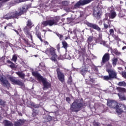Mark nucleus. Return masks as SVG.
Wrapping results in <instances>:
<instances>
[{
    "label": "nucleus",
    "mask_w": 126,
    "mask_h": 126,
    "mask_svg": "<svg viewBox=\"0 0 126 126\" xmlns=\"http://www.w3.org/2000/svg\"><path fill=\"white\" fill-rule=\"evenodd\" d=\"M85 107H86V103L83 101V98L76 99L70 105V111L71 113H78Z\"/></svg>",
    "instance_id": "1"
},
{
    "label": "nucleus",
    "mask_w": 126,
    "mask_h": 126,
    "mask_svg": "<svg viewBox=\"0 0 126 126\" xmlns=\"http://www.w3.org/2000/svg\"><path fill=\"white\" fill-rule=\"evenodd\" d=\"M29 8V6L28 5H25L21 9L20 11L18 12L16 11L15 12H11L6 15V16H20L22 14H24L25 12Z\"/></svg>",
    "instance_id": "2"
},
{
    "label": "nucleus",
    "mask_w": 126,
    "mask_h": 126,
    "mask_svg": "<svg viewBox=\"0 0 126 126\" xmlns=\"http://www.w3.org/2000/svg\"><path fill=\"white\" fill-rule=\"evenodd\" d=\"M60 21V17H55L53 19L44 21L42 24L45 27L46 26H53V25H57V23Z\"/></svg>",
    "instance_id": "3"
},
{
    "label": "nucleus",
    "mask_w": 126,
    "mask_h": 126,
    "mask_svg": "<svg viewBox=\"0 0 126 126\" xmlns=\"http://www.w3.org/2000/svg\"><path fill=\"white\" fill-rule=\"evenodd\" d=\"M45 54L48 56H52L51 58V61L53 62H57V58H58V55L56 54V49L55 48L51 47L49 48L46 49L45 51Z\"/></svg>",
    "instance_id": "4"
},
{
    "label": "nucleus",
    "mask_w": 126,
    "mask_h": 126,
    "mask_svg": "<svg viewBox=\"0 0 126 126\" xmlns=\"http://www.w3.org/2000/svg\"><path fill=\"white\" fill-rule=\"evenodd\" d=\"M94 0H80L75 4L73 8L74 9L79 8L80 6L85 5V4H88V3H90L91 1H93Z\"/></svg>",
    "instance_id": "5"
},
{
    "label": "nucleus",
    "mask_w": 126,
    "mask_h": 126,
    "mask_svg": "<svg viewBox=\"0 0 126 126\" xmlns=\"http://www.w3.org/2000/svg\"><path fill=\"white\" fill-rule=\"evenodd\" d=\"M41 81V82L42 83L43 85V89L44 90L45 89H49L52 87V84H51V82H48L47 80V79L42 78L40 80Z\"/></svg>",
    "instance_id": "6"
},
{
    "label": "nucleus",
    "mask_w": 126,
    "mask_h": 126,
    "mask_svg": "<svg viewBox=\"0 0 126 126\" xmlns=\"http://www.w3.org/2000/svg\"><path fill=\"white\" fill-rule=\"evenodd\" d=\"M57 72V76L59 81H61L62 83H63L65 81L64 74L61 71V69L58 68L56 70Z\"/></svg>",
    "instance_id": "7"
},
{
    "label": "nucleus",
    "mask_w": 126,
    "mask_h": 126,
    "mask_svg": "<svg viewBox=\"0 0 126 126\" xmlns=\"http://www.w3.org/2000/svg\"><path fill=\"white\" fill-rule=\"evenodd\" d=\"M23 31L27 37L30 38L32 43H33V36H32V33L30 32V29L27 27H25Z\"/></svg>",
    "instance_id": "8"
},
{
    "label": "nucleus",
    "mask_w": 126,
    "mask_h": 126,
    "mask_svg": "<svg viewBox=\"0 0 126 126\" xmlns=\"http://www.w3.org/2000/svg\"><path fill=\"white\" fill-rule=\"evenodd\" d=\"M117 114H122V113L126 112V106L125 104H120L116 109Z\"/></svg>",
    "instance_id": "9"
},
{
    "label": "nucleus",
    "mask_w": 126,
    "mask_h": 126,
    "mask_svg": "<svg viewBox=\"0 0 126 126\" xmlns=\"http://www.w3.org/2000/svg\"><path fill=\"white\" fill-rule=\"evenodd\" d=\"M0 82L4 87H10V83L8 82V81L6 78H3L2 76H0Z\"/></svg>",
    "instance_id": "10"
},
{
    "label": "nucleus",
    "mask_w": 126,
    "mask_h": 126,
    "mask_svg": "<svg viewBox=\"0 0 126 126\" xmlns=\"http://www.w3.org/2000/svg\"><path fill=\"white\" fill-rule=\"evenodd\" d=\"M9 80L12 82L13 84H16V85H19L20 86H23L24 83L20 80H16L13 77H9Z\"/></svg>",
    "instance_id": "11"
},
{
    "label": "nucleus",
    "mask_w": 126,
    "mask_h": 126,
    "mask_svg": "<svg viewBox=\"0 0 126 126\" xmlns=\"http://www.w3.org/2000/svg\"><path fill=\"white\" fill-rule=\"evenodd\" d=\"M102 33H99L98 37L95 39V43L98 44H101V45H103V46L106 45V42L103 40L102 38Z\"/></svg>",
    "instance_id": "12"
},
{
    "label": "nucleus",
    "mask_w": 126,
    "mask_h": 126,
    "mask_svg": "<svg viewBox=\"0 0 126 126\" xmlns=\"http://www.w3.org/2000/svg\"><path fill=\"white\" fill-rule=\"evenodd\" d=\"M86 24L88 27H90L91 28H93V29H94L97 31H101V28L99 27V26H98V25H97L96 24H92L89 22H87Z\"/></svg>",
    "instance_id": "13"
},
{
    "label": "nucleus",
    "mask_w": 126,
    "mask_h": 126,
    "mask_svg": "<svg viewBox=\"0 0 126 126\" xmlns=\"http://www.w3.org/2000/svg\"><path fill=\"white\" fill-rule=\"evenodd\" d=\"M107 105L109 107H110V108H112V109H118V107H119V105H118V103L116 101H114L113 100H110L109 101L107 102Z\"/></svg>",
    "instance_id": "14"
},
{
    "label": "nucleus",
    "mask_w": 126,
    "mask_h": 126,
    "mask_svg": "<svg viewBox=\"0 0 126 126\" xmlns=\"http://www.w3.org/2000/svg\"><path fill=\"white\" fill-rule=\"evenodd\" d=\"M94 12L93 15L94 16H101L102 15V12L100 10V8L98 7H95L93 8Z\"/></svg>",
    "instance_id": "15"
},
{
    "label": "nucleus",
    "mask_w": 126,
    "mask_h": 126,
    "mask_svg": "<svg viewBox=\"0 0 126 126\" xmlns=\"http://www.w3.org/2000/svg\"><path fill=\"white\" fill-rule=\"evenodd\" d=\"M109 61H110V54H104L102 58V63H103V64H105V63H108Z\"/></svg>",
    "instance_id": "16"
},
{
    "label": "nucleus",
    "mask_w": 126,
    "mask_h": 126,
    "mask_svg": "<svg viewBox=\"0 0 126 126\" xmlns=\"http://www.w3.org/2000/svg\"><path fill=\"white\" fill-rule=\"evenodd\" d=\"M109 76L111 79H114V78H117V73L116 71L113 70L112 69H108L107 70Z\"/></svg>",
    "instance_id": "17"
},
{
    "label": "nucleus",
    "mask_w": 126,
    "mask_h": 126,
    "mask_svg": "<svg viewBox=\"0 0 126 126\" xmlns=\"http://www.w3.org/2000/svg\"><path fill=\"white\" fill-rule=\"evenodd\" d=\"M87 71H88V67L86 65L83 66L80 68V72L83 76L85 75Z\"/></svg>",
    "instance_id": "18"
},
{
    "label": "nucleus",
    "mask_w": 126,
    "mask_h": 126,
    "mask_svg": "<svg viewBox=\"0 0 126 126\" xmlns=\"http://www.w3.org/2000/svg\"><path fill=\"white\" fill-rule=\"evenodd\" d=\"M35 31L36 36H37V38L39 39L41 42H43V39H42V34H41V32L40 31H39V28L38 29V27H35Z\"/></svg>",
    "instance_id": "19"
},
{
    "label": "nucleus",
    "mask_w": 126,
    "mask_h": 126,
    "mask_svg": "<svg viewBox=\"0 0 126 126\" xmlns=\"http://www.w3.org/2000/svg\"><path fill=\"white\" fill-rule=\"evenodd\" d=\"M58 8H61V7H60L58 5L54 4V1H52L51 2V5L50 6V9L52 11H54V12H56L57 10H58Z\"/></svg>",
    "instance_id": "20"
},
{
    "label": "nucleus",
    "mask_w": 126,
    "mask_h": 126,
    "mask_svg": "<svg viewBox=\"0 0 126 126\" xmlns=\"http://www.w3.org/2000/svg\"><path fill=\"white\" fill-rule=\"evenodd\" d=\"M32 74L33 75V76H34V77L37 78L38 80H41L44 78L43 76H41V74H39V73L37 71L32 72Z\"/></svg>",
    "instance_id": "21"
},
{
    "label": "nucleus",
    "mask_w": 126,
    "mask_h": 126,
    "mask_svg": "<svg viewBox=\"0 0 126 126\" xmlns=\"http://www.w3.org/2000/svg\"><path fill=\"white\" fill-rule=\"evenodd\" d=\"M25 121L24 120H22L21 119L18 121V122H15L14 125V126H23V125H24V123Z\"/></svg>",
    "instance_id": "22"
},
{
    "label": "nucleus",
    "mask_w": 126,
    "mask_h": 126,
    "mask_svg": "<svg viewBox=\"0 0 126 126\" xmlns=\"http://www.w3.org/2000/svg\"><path fill=\"white\" fill-rule=\"evenodd\" d=\"M15 73L22 79H24V78H25V74L23 73V72L21 71H18L16 72Z\"/></svg>",
    "instance_id": "23"
},
{
    "label": "nucleus",
    "mask_w": 126,
    "mask_h": 126,
    "mask_svg": "<svg viewBox=\"0 0 126 126\" xmlns=\"http://www.w3.org/2000/svg\"><path fill=\"white\" fill-rule=\"evenodd\" d=\"M79 54L82 57H85L86 56V51L84 48H81L80 50L79 51Z\"/></svg>",
    "instance_id": "24"
},
{
    "label": "nucleus",
    "mask_w": 126,
    "mask_h": 126,
    "mask_svg": "<svg viewBox=\"0 0 126 126\" xmlns=\"http://www.w3.org/2000/svg\"><path fill=\"white\" fill-rule=\"evenodd\" d=\"M62 44L63 45L62 48H63L65 50H67V48H68V44H67V42L65 40H63L62 42Z\"/></svg>",
    "instance_id": "25"
},
{
    "label": "nucleus",
    "mask_w": 126,
    "mask_h": 126,
    "mask_svg": "<svg viewBox=\"0 0 126 126\" xmlns=\"http://www.w3.org/2000/svg\"><path fill=\"white\" fill-rule=\"evenodd\" d=\"M33 25V23H32V21H31V19H29L28 20V23L27 24V26H26V27H29V29H31V28H32V26Z\"/></svg>",
    "instance_id": "26"
},
{
    "label": "nucleus",
    "mask_w": 126,
    "mask_h": 126,
    "mask_svg": "<svg viewBox=\"0 0 126 126\" xmlns=\"http://www.w3.org/2000/svg\"><path fill=\"white\" fill-rule=\"evenodd\" d=\"M111 62L112 63V65H113V66H116V65H117V63H118V58L115 57L113 58L111 60Z\"/></svg>",
    "instance_id": "27"
},
{
    "label": "nucleus",
    "mask_w": 126,
    "mask_h": 126,
    "mask_svg": "<svg viewBox=\"0 0 126 126\" xmlns=\"http://www.w3.org/2000/svg\"><path fill=\"white\" fill-rule=\"evenodd\" d=\"M3 123L5 126H13V125L11 122L7 120H4L3 121Z\"/></svg>",
    "instance_id": "28"
},
{
    "label": "nucleus",
    "mask_w": 126,
    "mask_h": 126,
    "mask_svg": "<svg viewBox=\"0 0 126 126\" xmlns=\"http://www.w3.org/2000/svg\"><path fill=\"white\" fill-rule=\"evenodd\" d=\"M11 61H12L14 63H16V62H17V55L14 54Z\"/></svg>",
    "instance_id": "29"
},
{
    "label": "nucleus",
    "mask_w": 126,
    "mask_h": 126,
    "mask_svg": "<svg viewBox=\"0 0 126 126\" xmlns=\"http://www.w3.org/2000/svg\"><path fill=\"white\" fill-rule=\"evenodd\" d=\"M93 41V36H90L87 40V42L88 44H91V42Z\"/></svg>",
    "instance_id": "30"
},
{
    "label": "nucleus",
    "mask_w": 126,
    "mask_h": 126,
    "mask_svg": "<svg viewBox=\"0 0 126 126\" xmlns=\"http://www.w3.org/2000/svg\"><path fill=\"white\" fill-rule=\"evenodd\" d=\"M67 83L70 85H71V84H72V77H71V75L68 78Z\"/></svg>",
    "instance_id": "31"
},
{
    "label": "nucleus",
    "mask_w": 126,
    "mask_h": 126,
    "mask_svg": "<svg viewBox=\"0 0 126 126\" xmlns=\"http://www.w3.org/2000/svg\"><path fill=\"white\" fill-rule=\"evenodd\" d=\"M112 53H113V54H115L116 56H120V55H121V53L119 52L118 50H117V49H114L112 51Z\"/></svg>",
    "instance_id": "32"
},
{
    "label": "nucleus",
    "mask_w": 126,
    "mask_h": 126,
    "mask_svg": "<svg viewBox=\"0 0 126 126\" xmlns=\"http://www.w3.org/2000/svg\"><path fill=\"white\" fill-rule=\"evenodd\" d=\"M103 79L104 80H106V81H108V80H112V79L111 78V77L110 76H104L103 77Z\"/></svg>",
    "instance_id": "33"
},
{
    "label": "nucleus",
    "mask_w": 126,
    "mask_h": 126,
    "mask_svg": "<svg viewBox=\"0 0 126 126\" xmlns=\"http://www.w3.org/2000/svg\"><path fill=\"white\" fill-rule=\"evenodd\" d=\"M119 86H126V83L125 81L119 82L118 84Z\"/></svg>",
    "instance_id": "34"
},
{
    "label": "nucleus",
    "mask_w": 126,
    "mask_h": 126,
    "mask_svg": "<svg viewBox=\"0 0 126 126\" xmlns=\"http://www.w3.org/2000/svg\"><path fill=\"white\" fill-rule=\"evenodd\" d=\"M112 37H113V38H114V39L116 41H118V42H120V41H121V39H120V38H119V35L114 34V35H112Z\"/></svg>",
    "instance_id": "35"
},
{
    "label": "nucleus",
    "mask_w": 126,
    "mask_h": 126,
    "mask_svg": "<svg viewBox=\"0 0 126 126\" xmlns=\"http://www.w3.org/2000/svg\"><path fill=\"white\" fill-rule=\"evenodd\" d=\"M56 35L58 36V37H59L60 40H63V34H61L60 33L58 32L56 33Z\"/></svg>",
    "instance_id": "36"
},
{
    "label": "nucleus",
    "mask_w": 126,
    "mask_h": 126,
    "mask_svg": "<svg viewBox=\"0 0 126 126\" xmlns=\"http://www.w3.org/2000/svg\"><path fill=\"white\" fill-rule=\"evenodd\" d=\"M117 90L119 91V92H124L126 90L125 88H121L120 87L117 88Z\"/></svg>",
    "instance_id": "37"
},
{
    "label": "nucleus",
    "mask_w": 126,
    "mask_h": 126,
    "mask_svg": "<svg viewBox=\"0 0 126 126\" xmlns=\"http://www.w3.org/2000/svg\"><path fill=\"white\" fill-rule=\"evenodd\" d=\"M3 18L4 19H6L7 20H8V19H11V18H18V17H13V16L3 17Z\"/></svg>",
    "instance_id": "38"
},
{
    "label": "nucleus",
    "mask_w": 126,
    "mask_h": 126,
    "mask_svg": "<svg viewBox=\"0 0 126 126\" xmlns=\"http://www.w3.org/2000/svg\"><path fill=\"white\" fill-rule=\"evenodd\" d=\"M6 102L0 98V106H4Z\"/></svg>",
    "instance_id": "39"
},
{
    "label": "nucleus",
    "mask_w": 126,
    "mask_h": 126,
    "mask_svg": "<svg viewBox=\"0 0 126 126\" xmlns=\"http://www.w3.org/2000/svg\"><path fill=\"white\" fill-rule=\"evenodd\" d=\"M111 16H117V13L114 10L110 11Z\"/></svg>",
    "instance_id": "40"
},
{
    "label": "nucleus",
    "mask_w": 126,
    "mask_h": 126,
    "mask_svg": "<svg viewBox=\"0 0 126 126\" xmlns=\"http://www.w3.org/2000/svg\"><path fill=\"white\" fill-rule=\"evenodd\" d=\"M109 33L111 36H114L115 35V32H114V30L113 29H111L109 30Z\"/></svg>",
    "instance_id": "41"
},
{
    "label": "nucleus",
    "mask_w": 126,
    "mask_h": 126,
    "mask_svg": "<svg viewBox=\"0 0 126 126\" xmlns=\"http://www.w3.org/2000/svg\"><path fill=\"white\" fill-rule=\"evenodd\" d=\"M68 3L69 2L67 1H63L62 2V4L63 5H64L65 6H67V5H68Z\"/></svg>",
    "instance_id": "42"
},
{
    "label": "nucleus",
    "mask_w": 126,
    "mask_h": 126,
    "mask_svg": "<svg viewBox=\"0 0 126 126\" xmlns=\"http://www.w3.org/2000/svg\"><path fill=\"white\" fill-rule=\"evenodd\" d=\"M121 74L122 75V77H124V78H125L126 79V71H122L121 73Z\"/></svg>",
    "instance_id": "43"
},
{
    "label": "nucleus",
    "mask_w": 126,
    "mask_h": 126,
    "mask_svg": "<svg viewBox=\"0 0 126 126\" xmlns=\"http://www.w3.org/2000/svg\"><path fill=\"white\" fill-rule=\"evenodd\" d=\"M103 25L104 29H108V27H109V28H111L110 25H108L107 24L104 23Z\"/></svg>",
    "instance_id": "44"
},
{
    "label": "nucleus",
    "mask_w": 126,
    "mask_h": 126,
    "mask_svg": "<svg viewBox=\"0 0 126 126\" xmlns=\"http://www.w3.org/2000/svg\"><path fill=\"white\" fill-rule=\"evenodd\" d=\"M57 50L58 52H60V50H61V44L59 43L56 46Z\"/></svg>",
    "instance_id": "45"
},
{
    "label": "nucleus",
    "mask_w": 126,
    "mask_h": 126,
    "mask_svg": "<svg viewBox=\"0 0 126 126\" xmlns=\"http://www.w3.org/2000/svg\"><path fill=\"white\" fill-rule=\"evenodd\" d=\"M11 68H15V64L14 63H12L9 65Z\"/></svg>",
    "instance_id": "46"
},
{
    "label": "nucleus",
    "mask_w": 126,
    "mask_h": 126,
    "mask_svg": "<svg viewBox=\"0 0 126 126\" xmlns=\"http://www.w3.org/2000/svg\"><path fill=\"white\" fill-rule=\"evenodd\" d=\"M32 106L34 107V108H39V107H40L39 104H33L32 105Z\"/></svg>",
    "instance_id": "47"
},
{
    "label": "nucleus",
    "mask_w": 126,
    "mask_h": 126,
    "mask_svg": "<svg viewBox=\"0 0 126 126\" xmlns=\"http://www.w3.org/2000/svg\"><path fill=\"white\" fill-rule=\"evenodd\" d=\"M67 20H68V23H70L72 21V19L71 18H67Z\"/></svg>",
    "instance_id": "48"
},
{
    "label": "nucleus",
    "mask_w": 126,
    "mask_h": 126,
    "mask_svg": "<svg viewBox=\"0 0 126 126\" xmlns=\"http://www.w3.org/2000/svg\"><path fill=\"white\" fill-rule=\"evenodd\" d=\"M6 27H12V23L7 24Z\"/></svg>",
    "instance_id": "49"
},
{
    "label": "nucleus",
    "mask_w": 126,
    "mask_h": 126,
    "mask_svg": "<svg viewBox=\"0 0 126 126\" xmlns=\"http://www.w3.org/2000/svg\"><path fill=\"white\" fill-rule=\"evenodd\" d=\"M66 101L68 103H69V102H70V101H71V100H70V98L67 97H66Z\"/></svg>",
    "instance_id": "50"
},
{
    "label": "nucleus",
    "mask_w": 126,
    "mask_h": 126,
    "mask_svg": "<svg viewBox=\"0 0 126 126\" xmlns=\"http://www.w3.org/2000/svg\"><path fill=\"white\" fill-rule=\"evenodd\" d=\"M108 9L110 10V11H111V10H114V6H111V7H109Z\"/></svg>",
    "instance_id": "51"
},
{
    "label": "nucleus",
    "mask_w": 126,
    "mask_h": 126,
    "mask_svg": "<svg viewBox=\"0 0 126 126\" xmlns=\"http://www.w3.org/2000/svg\"><path fill=\"white\" fill-rule=\"evenodd\" d=\"M28 0H19V2H23L24 1H27Z\"/></svg>",
    "instance_id": "52"
},
{
    "label": "nucleus",
    "mask_w": 126,
    "mask_h": 126,
    "mask_svg": "<svg viewBox=\"0 0 126 126\" xmlns=\"http://www.w3.org/2000/svg\"><path fill=\"white\" fill-rule=\"evenodd\" d=\"M94 126H100V125L99 124V123H98L97 122H95L94 123Z\"/></svg>",
    "instance_id": "53"
},
{
    "label": "nucleus",
    "mask_w": 126,
    "mask_h": 126,
    "mask_svg": "<svg viewBox=\"0 0 126 126\" xmlns=\"http://www.w3.org/2000/svg\"><path fill=\"white\" fill-rule=\"evenodd\" d=\"M90 81L92 82V83H95V80L93 78H91Z\"/></svg>",
    "instance_id": "54"
},
{
    "label": "nucleus",
    "mask_w": 126,
    "mask_h": 126,
    "mask_svg": "<svg viewBox=\"0 0 126 126\" xmlns=\"http://www.w3.org/2000/svg\"><path fill=\"white\" fill-rule=\"evenodd\" d=\"M64 10H65V11H67V12H69V11H70V9H69V8H64Z\"/></svg>",
    "instance_id": "55"
},
{
    "label": "nucleus",
    "mask_w": 126,
    "mask_h": 126,
    "mask_svg": "<svg viewBox=\"0 0 126 126\" xmlns=\"http://www.w3.org/2000/svg\"><path fill=\"white\" fill-rule=\"evenodd\" d=\"M67 39H70V36H69V35H68L67 36H64L65 40H67Z\"/></svg>",
    "instance_id": "56"
},
{
    "label": "nucleus",
    "mask_w": 126,
    "mask_h": 126,
    "mask_svg": "<svg viewBox=\"0 0 126 126\" xmlns=\"http://www.w3.org/2000/svg\"><path fill=\"white\" fill-rule=\"evenodd\" d=\"M121 99L122 101H124L125 100H126V97L125 96H122L121 97Z\"/></svg>",
    "instance_id": "57"
},
{
    "label": "nucleus",
    "mask_w": 126,
    "mask_h": 126,
    "mask_svg": "<svg viewBox=\"0 0 126 126\" xmlns=\"http://www.w3.org/2000/svg\"><path fill=\"white\" fill-rule=\"evenodd\" d=\"M25 43H26L27 45H29V42L28 39H27V40L25 39Z\"/></svg>",
    "instance_id": "58"
},
{
    "label": "nucleus",
    "mask_w": 126,
    "mask_h": 126,
    "mask_svg": "<svg viewBox=\"0 0 126 126\" xmlns=\"http://www.w3.org/2000/svg\"><path fill=\"white\" fill-rule=\"evenodd\" d=\"M7 63H11V64L13 63L12 62L10 61V60L7 61Z\"/></svg>",
    "instance_id": "59"
},
{
    "label": "nucleus",
    "mask_w": 126,
    "mask_h": 126,
    "mask_svg": "<svg viewBox=\"0 0 126 126\" xmlns=\"http://www.w3.org/2000/svg\"><path fill=\"white\" fill-rule=\"evenodd\" d=\"M14 31H15V32H16V33L17 34V35H19V32H18V31H17L16 30H14Z\"/></svg>",
    "instance_id": "60"
},
{
    "label": "nucleus",
    "mask_w": 126,
    "mask_h": 126,
    "mask_svg": "<svg viewBox=\"0 0 126 126\" xmlns=\"http://www.w3.org/2000/svg\"><path fill=\"white\" fill-rule=\"evenodd\" d=\"M115 17V16H109V18H111V19H114Z\"/></svg>",
    "instance_id": "61"
},
{
    "label": "nucleus",
    "mask_w": 126,
    "mask_h": 126,
    "mask_svg": "<svg viewBox=\"0 0 126 126\" xmlns=\"http://www.w3.org/2000/svg\"><path fill=\"white\" fill-rule=\"evenodd\" d=\"M44 44H45V45H49V42H48V41H44Z\"/></svg>",
    "instance_id": "62"
},
{
    "label": "nucleus",
    "mask_w": 126,
    "mask_h": 126,
    "mask_svg": "<svg viewBox=\"0 0 126 126\" xmlns=\"http://www.w3.org/2000/svg\"><path fill=\"white\" fill-rule=\"evenodd\" d=\"M126 46H124L122 48V50H126Z\"/></svg>",
    "instance_id": "63"
},
{
    "label": "nucleus",
    "mask_w": 126,
    "mask_h": 126,
    "mask_svg": "<svg viewBox=\"0 0 126 126\" xmlns=\"http://www.w3.org/2000/svg\"><path fill=\"white\" fill-rule=\"evenodd\" d=\"M42 31L43 32H45V33L47 32V30H43Z\"/></svg>",
    "instance_id": "64"
}]
</instances>
